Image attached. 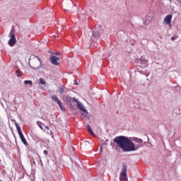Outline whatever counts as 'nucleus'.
Segmentation results:
<instances>
[{"label": "nucleus", "instance_id": "nucleus-1", "mask_svg": "<svg viewBox=\"0 0 181 181\" xmlns=\"http://www.w3.org/2000/svg\"><path fill=\"white\" fill-rule=\"evenodd\" d=\"M134 141L136 142V144H136V146L131 140L124 136H119L114 139V142L117 144V146L122 149L124 152H132L134 151H136L138 148H141L142 146V139H135Z\"/></svg>", "mask_w": 181, "mask_h": 181}, {"label": "nucleus", "instance_id": "nucleus-2", "mask_svg": "<svg viewBox=\"0 0 181 181\" xmlns=\"http://www.w3.org/2000/svg\"><path fill=\"white\" fill-rule=\"evenodd\" d=\"M28 64L31 69L37 70V69L42 67V61L40 60V58L37 57L36 58L30 59Z\"/></svg>", "mask_w": 181, "mask_h": 181}, {"label": "nucleus", "instance_id": "nucleus-3", "mask_svg": "<svg viewBox=\"0 0 181 181\" xmlns=\"http://www.w3.org/2000/svg\"><path fill=\"white\" fill-rule=\"evenodd\" d=\"M15 125L18 131V135L20 136V139H21V141L23 142V145H28V141H26L25 136H23V133H22V129H21V127L18 123H15Z\"/></svg>", "mask_w": 181, "mask_h": 181}, {"label": "nucleus", "instance_id": "nucleus-4", "mask_svg": "<svg viewBox=\"0 0 181 181\" xmlns=\"http://www.w3.org/2000/svg\"><path fill=\"white\" fill-rule=\"evenodd\" d=\"M120 181H128V177L127 176V164H123L122 171L119 175Z\"/></svg>", "mask_w": 181, "mask_h": 181}, {"label": "nucleus", "instance_id": "nucleus-5", "mask_svg": "<svg viewBox=\"0 0 181 181\" xmlns=\"http://www.w3.org/2000/svg\"><path fill=\"white\" fill-rule=\"evenodd\" d=\"M52 100L54 103H57V104H58L59 108L62 110V111H64V112L66 111V107H64V106L63 105V103L60 101V100H59V98H57V96L52 95Z\"/></svg>", "mask_w": 181, "mask_h": 181}, {"label": "nucleus", "instance_id": "nucleus-6", "mask_svg": "<svg viewBox=\"0 0 181 181\" xmlns=\"http://www.w3.org/2000/svg\"><path fill=\"white\" fill-rule=\"evenodd\" d=\"M74 101L75 103H76L77 107H78V108H79V110L81 111H83V112H85V114H86V115H87V114H88V112H87V109H86L84 105H83V104L81 103H80V101H78V100L74 98Z\"/></svg>", "mask_w": 181, "mask_h": 181}, {"label": "nucleus", "instance_id": "nucleus-7", "mask_svg": "<svg viewBox=\"0 0 181 181\" xmlns=\"http://www.w3.org/2000/svg\"><path fill=\"white\" fill-rule=\"evenodd\" d=\"M172 14H168L165 17L163 20L164 23H166V25L170 26V28H172Z\"/></svg>", "mask_w": 181, "mask_h": 181}, {"label": "nucleus", "instance_id": "nucleus-8", "mask_svg": "<svg viewBox=\"0 0 181 181\" xmlns=\"http://www.w3.org/2000/svg\"><path fill=\"white\" fill-rule=\"evenodd\" d=\"M10 40H8V45L11 47H13L15 45H16V37H15V34L11 33L10 35Z\"/></svg>", "mask_w": 181, "mask_h": 181}, {"label": "nucleus", "instance_id": "nucleus-9", "mask_svg": "<svg viewBox=\"0 0 181 181\" xmlns=\"http://www.w3.org/2000/svg\"><path fill=\"white\" fill-rule=\"evenodd\" d=\"M59 60H60V58L56 55H52L50 57V62L54 66H59Z\"/></svg>", "mask_w": 181, "mask_h": 181}, {"label": "nucleus", "instance_id": "nucleus-10", "mask_svg": "<svg viewBox=\"0 0 181 181\" xmlns=\"http://www.w3.org/2000/svg\"><path fill=\"white\" fill-rule=\"evenodd\" d=\"M74 98H71L69 95H64L63 96V100L64 102H66V104H68V105H71L72 104V102L74 101Z\"/></svg>", "mask_w": 181, "mask_h": 181}, {"label": "nucleus", "instance_id": "nucleus-11", "mask_svg": "<svg viewBox=\"0 0 181 181\" xmlns=\"http://www.w3.org/2000/svg\"><path fill=\"white\" fill-rule=\"evenodd\" d=\"M87 129L90 135H92V136H95V134H94V132H93V129H91V126H90V124L87 125Z\"/></svg>", "mask_w": 181, "mask_h": 181}, {"label": "nucleus", "instance_id": "nucleus-12", "mask_svg": "<svg viewBox=\"0 0 181 181\" xmlns=\"http://www.w3.org/2000/svg\"><path fill=\"white\" fill-rule=\"evenodd\" d=\"M16 74H17V77H22V76L23 75V73L21 71V69H18L16 71Z\"/></svg>", "mask_w": 181, "mask_h": 181}, {"label": "nucleus", "instance_id": "nucleus-13", "mask_svg": "<svg viewBox=\"0 0 181 181\" xmlns=\"http://www.w3.org/2000/svg\"><path fill=\"white\" fill-rule=\"evenodd\" d=\"M40 83L42 84V86H45L46 84V81H45V79H43L42 78H40Z\"/></svg>", "mask_w": 181, "mask_h": 181}, {"label": "nucleus", "instance_id": "nucleus-14", "mask_svg": "<svg viewBox=\"0 0 181 181\" xmlns=\"http://www.w3.org/2000/svg\"><path fill=\"white\" fill-rule=\"evenodd\" d=\"M24 84H26V85L29 84L30 86H32V84H33V82H32V81L25 80L24 81Z\"/></svg>", "mask_w": 181, "mask_h": 181}, {"label": "nucleus", "instance_id": "nucleus-15", "mask_svg": "<svg viewBox=\"0 0 181 181\" xmlns=\"http://www.w3.org/2000/svg\"><path fill=\"white\" fill-rule=\"evenodd\" d=\"M59 91L60 94H63L64 93V88L63 87H59Z\"/></svg>", "mask_w": 181, "mask_h": 181}, {"label": "nucleus", "instance_id": "nucleus-16", "mask_svg": "<svg viewBox=\"0 0 181 181\" xmlns=\"http://www.w3.org/2000/svg\"><path fill=\"white\" fill-rule=\"evenodd\" d=\"M93 37H100V34H98V33H93Z\"/></svg>", "mask_w": 181, "mask_h": 181}, {"label": "nucleus", "instance_id": "nucleus-17", "mask_svg": "<svg viewBox=\"0 0 181 181\" xmlns=\"http://www.w3.org/2000/svg\"><path fill=\"white\" fill-rule=\"evenodd\" d=\"M37 125L38 127L40 128V129H43V124H42L41 122H37Z\"/></svg>", "mask_w": 181, "mask_h": 181}, {"label": "nucleus", "instance_id": "nucleus-18", "mask_svg": "<svg viewBox=\"0 0 181 181\" xmlns=\"http://www.w3.org/2000/svg\"><path fill=\"white\" fill-rule=\"evenodd\" d=\"M43 153H44V155H46V156H47V155H49V152L47 150H45L43 151Z\"/></svg>", "mask_w": 181, "mask_h": 181}, {"label": "nucleus", "instance_id": "nucleus-19", "mask_svg": "<svg viewBox=\"0 0 181 181\" xmlns=\"http://www.w3.org/2000/svg\"><path fill=\"white\" fill-rule=\"evenodd\" d=\"M75 86H78V82H77L76 80L74 81V83Z\"/></svg>", "mask_w": 181, "mask_h": 181}, {"label": "nucleus", "instance_id": "nucleus-20", "mask_svg": "<svg viewBox=\"0 0 181 181\" xmlns=\"http://www.w3.org/2000/svg\"><path fill=\"white\" fill-rule=\"evenodd\" d=\"M171 40H175V37H172Z\"/></svg>", "mask_w": 181, "mask_h": 181}, {"label": "nucleus", "instance_id": "nucleus-21", "mask_svg": "<svg viewBox=\"0 0 181 181\" xmlns=\"http://www.w3.org/2000/svg\"><path fill=\"white\" fill-rule=\"evenodd\" d=\"M177 2H179L180 4H181V0H177Z\"/></svg>", "mask_w": 181, "mask_h": 181}, {"label": "nucleus", "instance_id": "nucleus-22", "mask_svg": "<svg viewBox=\"0 0 181 181\" xmlns=\"http://www.w3.org/2000/svg\"><path fill=\"white\" fill-rule=\"evenodd\" d=\"M69 5H73V3H71V1L69 2Z\"/></svg>", "mask_w": 181, "mask_h": 181}, {"label": "nucleus", "instance_id": "nucleus-23", "mask_svg": "<svg viewBox=\"0 0 181 181\" xmlns=\"http://www.w3.org/2000/svg\"><path fill=\"white\" fill-rule=\"evenodd\" d=\"M46 129H49V127L45 126Z\"/></svg>", "mask_w": 181, "mask_h": 181}, {"label": "nucleus", "instance_id": "nucleus-24", "mask_svg": "<svg viewBox=\"0 0 181 181\" xmlns=\"http://www.w3.org/2000/svg\"><path fill=\"white\" fill-rule=\"evenodd\" d=\"M64 11H69V9H66V10H64Z\"/></svg>", "mask_w": 181, "mask_h": 181}, {"label": "nucleus", "instance_id": "nucleus-25", "mask_svg": "<svg viewBox=\"0 0 181 181\" xmlns=\"http://www.w3.org/2000/svg\"><path fill=\"white\" fill-rule=\"evenodd\" d=\"M81 115H84V114L82 113Z\"/></svg>", "mask_w": 181, "mask_h": 181}]
</instances>
